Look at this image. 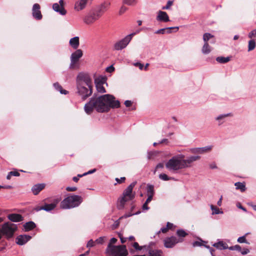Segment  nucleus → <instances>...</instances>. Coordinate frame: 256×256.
Returning a JSON list of instances; mask_svg holds the SVG:
<instances>
[{
    "label": "nucleus",
    "instance_id": "obj_1",
    "mask_svg": "<svg viewBox=\"0 0 256 256\" xmlns=\"http://www.w3.org/2000/svg\"><path fill=\"white\" fill-rule=\"evenodd\" d=\"M120 102L116 100L115 97L111 94H106L98 97H92L89 102L84 106V110L88 114H91L94 110L98 112H108L110 108H118Z\"/></svg>",
    "mask_w": 256,
    "mask_h": 256
},
{
    "label": "nucleus",
    "instance_id": "obj_2",
    "mask_svg": "<svg viewBox=\"0 0 256 256\" xmlns=\"http://www.w3.org/2000/svg\"><path fill=\"white\" fill-rule=\"evenodd\" d=\"M78 94L83 100H86L92 93V82L90 74L86 72H80L76 78Z\"/></svg>",
    "mask_w": 256,
    "mask_h": 256
},
{
    "label": "nucleus",
    "instance_id": "obj_3",
    "mask_svg": "<svg viewBox=\"0 0 256 256\" xmlns=\"http://www.w3.org/2000/svg\"><path fill=\"white\" fill-rule=\"evenodd\" d=\"M116 242L117 239L114 238L110 239L106 250V252L112 256H127L128 252L125 245L113 246Z\"/></svg>",
    "mask_w": 256,
    "mask_h": 256
},
{
    "label": "nucleus",
    "instance_id": "obj_4",
    "mask_svg": "<svg viewBox=\"0 0 256 256\" xmlns=\"http://www.w3.org/2000/svg\"><path fill=\"white\" fill-rule=\"evenodd\" d=\"M82 201L83 199L81 196L71 194L62 201L60 206L62 209L74 208L79 206Z\"/></svg>",
    "mask_w": 256,
    "mask_h": 256
},
{
    "label": "nucleus",
    "instance_id": "obj_5",
    "mask_svg": "<svg viewBox=\"0 0 256 256\" xmlns=\"http://www.w3.org/2000/svg\"><path fill=\"white\" fill-rule=\"evenodd\" d=\"M136 184V182H132L122 193V196L120 200L118 208L119 210L124 208L126 202L132 200L135 197V192H132Z\"/></svg>",
    "mask_w": 256,
    "mask_h": 256
},
{
    "label": "nucleus",
    "instance_id": "obj_6",
    "mask_svg": "<svg viewBox=\"0 0 256 256\" xmlns=\"http://www.w3.org/2000/svg\"><path fill=\"white\" fill-rule=\"evenodd\" d=\"M166 166L170 170L176 171L182 169L183 168L180 155L174 156L169 160L166 164Z\"/></svg>",
    "mask_w": 256,
    "mask_h": 256
},
{
    "label": "nucleus",
    "instance_id": "obj_7",
    "mask_svg": "<svg viewBox=\"0 0 256 256\" xmlns=\"http://www.w3.org/2000/svg\"><path fill=\"white\" fill-rule=\"evenodd\" d=\"M136 34V32H133L132 34H130L128 36H126V37H124L122 40L118 41L116 42L114 44V48L116 50H122L128 45V44L130 43V42L131 41L132 39V38L133 36Z\"/></svg>",
    "mask_w": 256,
    "mask_h": 256
},
{
    "label": "nucleus",
    "instance_id": "obj_8",
    "mask_svg": "<svg viewBox=\"0 0 256 256\" xmlns=\"http://www.w3.org/2000/svg\"><path fill=\"white\" fill-rule=\"evenodd\" d=\"M83 52L80 49L76 50L70 56V68L71 69L78 68V62L82 56Z\"/></svg>",
    "mask_w": 256,
    "mask_h": 256
},
{
    "label": "nucleus",
    "instance_id": "obj_9",
    "mask_svg": "<svg viewBox=\"0 0 256 256\" xmlns=\"http://www.w3.org/2000/svg\"><path fill=\"white\" fill-rule=\"evenodd\" d=\"M16 229L17 227L16 225L13 224L6 222L4 224L2 230H0V231L3 234L6 235L8 238H11L14 235V234Z\"/></svg>",
    "mask_w": 256,
    "mask_h": 256
},
{
    "label": "nucleus",
    "instance_id": "obj_10",
    "mask_svg": "<svg viewBox=\"0 0 256 256\" xmlns=\"http://www.w3.org/2000/svg\"><path fill=\"white\" fill-rule=\"evenodd\" d=\"M60 198L54 199L51 204H45L43 206H37L34 209L37 212L40 210H44L47 212L50 211L56 207V205L60 202Z\"/></svg>",
    "mask_w": 256,
    "mask_h": 256
},
{
    "label": "nucleus",
    "instance_id": "obj_11",
    "mask_svg": "<svg viewBox=\"0 0 256 256\" xmlns=\"http://www.w3.org/2000/svg\"><path fill=\"white\" fill-rule=\"evenodd\" d=\"M100 18V15L94 10L90 12L87 14L84 18V21L87 24H91L98 20Z\"/></svg>",
    "mask_w": 256,
    "mask_h": 256
},
{
    "label": "nucleus",
    "instance_id": "obj_12",
    "mask_svg": "<svg viewBox=\"0 0 256 256\" xmlns=\"http://www.w3.org/2000/svg\"><path fill=\"white\" fill-rule=\"evenodd\" d=\"M184 241L182 238H178L175 236L166 238L164 240V246L167 248H172L176 244Z\"/></svg>",
    "mask_w": 256,
    "mask_h": 256
},
{
    "label": "nucleus",
    "instance_id": "obj_13",
    "mask_svg": "<svg viewBox=\"0 0 256 256\" xmlns=\"http://www.w3.org/2000/svg\"><path fill=\"white\" fill-rule=\"evenodd\" d=\"M180 156L182 158L183 168L190 167L192 162L200 160V156H192L188 158L187 159L184 160V155L180 154Z\"/></svg>",
    "mask_w": 256,
    "mask_h": 256
},
{
    "label": "nucleus",
    "instance_id": "obj_14",
    "mask_svg": "<svg viewBox=\"0 0 256 256\" xmlns=\"http://www.w3.org/2000/svg\"><path fill=\"white\" fill-rule=\"evenodd\" d=\"M110 6V2L109 1H104L100 5L98 6L95 10L101 17L102 14L108 10Z\"/></svg>",
    "mask_w": 256,
    "mask_h": 256
},
{
    "label": "nucleus",
    "instance_id": "obj_15",
    "mask_svg": "<svg viewBox=\"0 0 256 256\" xmlns=\"http://www.w3.org/2000/svg\"><path fill=\"white\" fill-rule=\"evenodd\" d=\"M64 0H60L59 4L54 3L52 5L53 10L60 13L61 15L64 16L66 14V10L64 8Z\"/></svg>",
    "mask_w": 256,
    "mask_h": 256
},
{
    "label": "nucleus",
    "instance_id": "obj_16",
    "mask_svg": "<svg viewBox=\"0 0 256 256\" xmlns=\"http://www.w3.org/2000/svg\"><path fill=\"white\" fill-rule=\"evenodd\" d=\"M40 8V6L38 4H34L32 7V16L37 20H40L42 18Z\"/></svg>",
    "mask_w": 256,
    "mask_h": 256
},
{
    "label": "nucleus",
    "instance_id": "obj_17",
    "mask_svg": "<svg viewBox=\"0 0 256 256\" xmlns=\"http://www.w3.org/2000/svg\"><path fill=\"white\" fill-rule=\"evenodd\" d=\"M106 80L104 78L95 80L96 86L98 92L100 93L106 92V89L103 86Z\"/></svg>",
    "mask_w": 256,
    "mask_h": 256
},
{
    "label": "nucleus",
    "instance_id": "obj_18",
    "mask_svg": "<svg viewBox=\"0 0 256 256\" xmlns=\"http://www.w3.org/2000/svg\"><path fill=\"white\" fill-rule=\"evenodd\" d=\"M88 2V0H78L76 1L74 5V10L77 12L82 10L86 7Z\"/></svg>",
    "mask_w": 256,
    "mask_h": 256
},
{
    "label": "nucleus",
    "instance_id": "obj_19",
    "mask_svg": "<svg viewBox=\"0 0 256 256\" xmlns=\"http://www.w3.org/2000/svg\"><path fill=\"white\" fill-rule=\"evenodd\" d=\"M156 20L160 22H168L170 21L169 16L167 13L162 10L158 11Z\"/></svg>",
    "mask_w": 256,
    "mask_h": 256
},
{
    "label": "nucleus",
    "instance_id": "obj_20",
    "mask_svg": "<svg viewBox=\"0 0 256 256\" xmlns=\"http://www.w3.org/2000/svg\"><path fill=\"white\" fill-rule=\"evenodd\" d=\"M31 238L28 235H20L16 238V242L19 245H23L28 242Z\"/></svg>",
    "mask_w": 256,
    "mask_h": 256
},
{
    "label": "nucleus",
    "instance_id": "obj_21",
    "mask_svg": "<svg viewBox=\"0 0 256 256\" xmlns=\"http://www.w3.org/2000/svg\"><path fill=\"white\" fill-rule=\"evenodd\" d=\"M8 218L13 222H20L23 220L24 218L22 216L18 214H12L8 216Z\"/></svg>",
    "mask_w": 256,
    "mask_h": 256
},
{
    "label": "nucleus",
    "instance_id": "obj_22",
    "mask_svg": "<svg viewBox=\"0 0 256 256\" xmlns=\"http://www.w3.org/2000/svg\"><path fill=\"white\" fill-rule=\"evenodd\" d=\"M45 186L46 185L44 184H40L34 185L32 188V193L34 195L38 194L41 190L44 189Z\"/></svg>",
    "mask_w": 256,
    "mask_h": 256
},
{
    "label": "nucleus",
    "instance_id": "obj_23",
    "mask_svg": "<svg viewBox=\"0 0 256 256\" xmlns=\"http://www.w3.org/2000/svg\"><path fill=\"white\" fill-rule=\"evenodd\" d=\"M70 46L74 50H78L80 45V40L78 36L72 38L69 42Z\"/></svg>",
    "mask_w": 256,
    "mask_h": 256
},
{
    "label": "nucleus",
    "instance_id": "obj_24",
    "mask_svg": "<svg viewBox=\"0 0 256 256\" xmlns=\"http://www.w3.org/2000/svg\"><path fill=\"white\" fill-rule=\"evenodd\" d=\"M172 29H176V30H178V27H170L162 28L156 30L155 32L156 34H170L172 32L171 30Z\"/></svg>",
    "mask_w": 256,
    "mask_h": 256
},
{
    "label": "nucleus",
    "instance_id": "obj_25",
    "mask_svg": "<svg viewBox=\"0 0 256 256\" xmlns=\"http://www.w3.org/2000/svg\"><path fill=\"white\" fill-rule=\"evenodd\" d=\"M212 246L218 249L222 250L228 248V244L224 242L223 241H219L218 242L214 243Z\"/></svg>",
    "mask_w": 256,
    "mask_h": 256
},
{
    "label": "nucleus",
    "instance_id": "obj_26",
    "mask_svg": "<svg viewBox=\"0 0 256 256\" xmlns=\"http://www.w3.org/2000/svg\"><path fill=\"white\" fill-rule=\"evenodd\" d=\"M36 227V224L32 221L26 222L24 225V228L26 232L30 231L32 230Z\"/></svg>",
    "mask_w": 256,
    "mask_h": 256
},
{
    "label": "nucleus",
    "instance_id": "obj_27",
    "mask_svg": "<svg viewBox=\"0 0 256 256\" xmlns=\"http://www.w3.org/2000/svg\"><path fill=\"white\" fill-rule=\"evenodd\" d=\"M236 188L239 190L241 192H244L246 190L245 182H236L234 184Z\"/></svg>",
    "mask_w": 256,
    "mask_h": 256
},
{
    "label": "nucleus",
    "instance_id": "obj_28",
    "mask_svg": "<svg viewBox=\"0 0 256 256\" xmlns=\"http://www.w3.org/2000/svg\"><path fill=\"white\" fill-rule=\"evenodd\" d=\"M211 50V47L210 46L208 42H204L202 49V52L204 54H206L210 53Z\"/></svg>",
    "mask_w": 256,
    "mask_h": 256
},
{
    "label": "nucleus",
    "instance_id": "obj_29",
    "mask_svg": "<svg viewBox=\"0 0 256 256\" xmlns=\"http://www.w3.org/2000/svg\"><path fill=\"white\" fill-rule=\"evenodd\" d=\"M230 57H224V56H218L216 58L217 62L220 64H226L230 62Z\"/></svg>",
    "mask_w": 256,
    "mask_h": 256
},
{
    "label": "nucleus",
    "instance_id": "obj_30",
    "mask_svg": "<svg viewBox=\"0 0 256 256\" xmlns=\"http://www.w3.org/2000/svg\"><path fill=\"white\" fill-rule=\"evenodd\" d=\"M162 252L161 250H150L148 256H162Z\"/></svg>",
    "mask_w": 256,
    "mask_h": 256
},
{
    "label": "nucleus",
    "instance_id": "obj_31",
    "mask_svg": "<svg viewBox=\"0 0 256 256\" xmlns=\"http://www.w3.org/2000/svg\"><path fill=\"white\" fill-rule=\"evenodd\" d=\"M54 88L60 91L61 94H68V92L65 90H63L62 86L58 82L54 84Z\"/></svg>",
    "mask_w": 256,
    "mask_h": 256
},
{
    "label": "nucleus",
    "instance_id": "obj_32",
    "mask_svg": "<svg viewBox=\"0 0 256 256\" xmlns=\"http://www.w3.org/2000/svg\"><path fill=\"white\" fill-rule=\"evenodd\" d=\"M176 234L179 237L178 238H182L188 235V234L183 230H178L176 232Z\"/></svg>",
    "mask_w": 256,
    "mask_h": 256
},
{
    "label": "nucleus",
    "instance_id": "obj_33",
    "mask_svg": "<svg viewBox=\"0 0 256 256\" xmlns=\"http://www.w3.org/2000/svg\"><path fill=\"white\" fill-rule=\"evenodd\" d=\"M256 46V44L255 40H252V39L250 40L248 42V51L250 52V51L254 50Z\"/></svg>",
    "mask_w": 256,
    "mask_h": 256
},
{
    "label": "nucleus",
    "instance_id": "obj_34",
    "mask_svg": "<svg viewBox=\"0 0 256 256\" xmlns=\"http://www.w3.org/2000/svg\"><path fill=\"white\" fill-rule=\"evenodd\" d=\"M154 186L148 184L147 186V195H154Z\"/></svg>",
    "mask_w": 256,
    "mask_h": 256
},
{
    "label": "nucleus",
    "instance_id": "obj_35",
    "mask_svg": "<svg viewBox=\"0 0 256 256\" xmlns=\"http://www.w3.org/2000/svg\"><path fill=\"white\" fill-rule=\"evenodd\" d=\"M248 234V233H246L244 236L239 237L237 240L238 242L239 243H246L250 244V243L246 240V236Z\"/></svg>",
    "mask_w": 256,
    "mask_h": 256
},
{
    "label": "nucleus",
    "instance_id": "obj_36",
    "mask_svg": "<svg viewBox=\"0 0 256 256\" xmlns=\"http://www.w3.org/2000/svg\"><path fill=\"white\" fill-rule=\"evenodd\" d=\"M214 36L210 33H205L203 36V40L204 42H208V40L213 38Z\"/></svg>",
    "mask_w": 256,
    "mask_h": 256
},
{
    "label": "nucleus",
    "instance_id": "obj_37",
    "mask_svg": "<svg viewBox=\"0 0 256 256\" xmlns=\"http://www.w3.org/2000/svg\"><path fill=\"white\" fill-rule=\"evenodd\" d=\"M123 3L124 4H128V6H134L137 3L136 0H123Z\"/></svg>",
    "mask_w": 256,
    "mask_h": 256
},
{
    "label": "nucleus",
    "instance_id": "obj_38",
    "mask_svg": "<svg viewBox=\"0 0 256 256\" xmlns=\"http://www.w3.org/2000/svg\"><path fill=\"white\" fill-rule=\"evenodd\" d=\"M210 208L212 210V214H218L220 213H222V212H220L219 208L216 207V206L211 204L210 205Z\"/></svg>",
    "mask_w": 256,
    "mask_h": 256
},
{
    "label": "nucleus",
    "instance_id": "obj_39",
    "mask_svg": "<svg viewBox=\"0 0 256 256\" xmlns=\"http://www.w3.org/2000/svg\"><path fill=\"white\" fill-rule=\"evenodd\" d=\"M212 146H206L204 148H200V150L201 152L200 154H203L204 152H210L212 150Z\"/></svg>",
    "mask_w": 256,
    "mask_h": 256
},
{
    "label": "nucleus",
    "instance_id": "obj_40",
    "mask_svg": "<svg viewBox=\"0 0 256 256\" xmlns=\"http://www.w3.org/2000/svg\"><path fill=\"white\" fill-rule=\"evenodd\" d=\"M228 249L232 250H237L240 252L242 250L241 246L238 244L235 245L234 246L229 247Z\"/></svg>",
    "mask_w": 256,
    "mask_h": 256
},
{
    "label": "nucleus",
    "instance_id": "obj_41",
    "mask_svg": "<svg viewBox=\"0 0 256 256\" xmlns=\"http://www.w3.org/2000/svg\"><path fill=\"white\" fill-rule=\"evenodd\" d=\"M159 178L164 180H168L171 179V178L168 177L166 174H160Z\"/></svg>",
    "mask_w": 256,
    "mask_h": 256
},
{
    "label": "nucleus",
    "instance_id": "obj_42",
    "mask_svg": "<svg viewBox=\"0 0 256 256\" xmlns=\"http://www.w3.org/2000/svg\"><path fill=\"white\" fill-rule=\"evenodd\" d=\"M173 4V1H172V0H168V2H167V4H166V6H163L162 8V10H168L170 8V7Z\"/></svg>",
    "mask_w": 256,
    "mask_h": 256
},
{
    "label": "nucleus",
    "instance_id": "obj_43",
    "mask_svg": "<svg viewBox=\"0 0 256 256\" xmlns=\"http://www.w3.org/2000/svg\"><path fill=\"white\" fill-rule=\"evenodd\" d=\"M248 36L250 38H256V29L252 30L248 34Z\"/></svg>",
    "mask_w": 256,
    "mask_h": 256
},
{
    "label": "nucleus",
    "instance_id": "obj_44",
    "mask_svg": "<svg viewBox=\"0 0 256 256\" xmlns=\"http://www.w3.org/2000/svg\"><path fill=\"white\" fill-rule=\"evenodd\" d=\"M128 10V8L124 6H122L119 10V14L122 15Z\"/></svg>",
    "mask_w": 256,
    "mask_h": 256
},
{
    "label": "nucleus",
    "instance_id": "obj_45",
    "mask_svg": "<svg viewBox=\"0 0 256 256\" xmlns=\"http://www.w3.org/2000/svg\"><path fill=\"white\" fill-rule=\"evenodd\" d=\"M232 114H222V115H220L219 116H218L216 118V120H221L227 116H231Z\"/></svg>",
    "mask_w": 256,
    "mask_h": 256
},
{
    "label": "nucleus",
    "instance_id": "obj_46",
    "mask_svg": "<svg viewBox=\"0 0 256 256\" xmlns=\"http://www.w3.org/2000/svg\"><path fill=\"white\" fill-rule=\"evenodd\" d=\"M105 237H100L96 239L95 241V242L98 244H102L104 242V240Z\"/></svg>",
    "mask_w": 256,
    "mask_h": 256
},
{
    "label": "nucleus",
    "instance_id": "obj_47",
    "mask_svg": "<svg viewBox=\"0 0 256 256\" xmlns=\"http://www.w3.org/2000/svg\"><path fill=\"white\" fill-rule=\"evenodd\" d=\"M115 180L116 181V182L118 184H122L126 180V178L125 177H122L120 178H115Z\"/></svg>",
    "mask_w": 256,
    "mask_h": 256
},
{
    "label": "nucleus",
    "instance_id": "obj_48",
    "mask_svg": "<svg viewBox=\"0 0 256 256\" xmlns=\"http://www.w3.org/2000/svg\"><path fill=\"white\" fill-rule=\"evenodd\" d=\"M132 246L136 250H142V246H140L137 242H134Z\"/></svg>",
    "mask_w": 256,
    "mask_h": 256
},
{
    "label": "nucleus",
    "instance_id": "obj_49",
    "mask_svg": "<svg viewBox=\"0 0 256 256\" xmlns=\"http://www.w3.org/2000/svg\"><path fill=\"white\" fill-rule=\"evenodd\" d=\"M94 243H95V242H94L92 240H90L88 242L86 246L88 248L92 247L94 246Z\"/></svg>",
    "mask_w": 256,
    "mask_h": 256
},
{
    "label": "nucleus",
    "instance_id": "obj_50",
    "mask_svg": "<svg viewBox=\"0 0 256 256\" xmlns=\"http://www.w3.org/2000/svg\"><path fill=\"white\" fill-rule=\"evenodd\" d=\"M66 190L68 191V192H74V191H76L77 190V188L76 187H67L66 188Z\"/></svg>",
    "mask_w": 256,
    "mask_h": 256
},
{
    "label": "nucleus",
    "instance_id": "obj_51",
    "mask_svg": "<svg viewBox=\"0 0 256 256\" xmlns=\"http://www.w3.org/2000/svg\"><path fill=\"white\" fill-rule=\"evenodd\" d=\"M10 174H12L13 176H18L20 174L18 171H11L10 172Z\"/></svg>",
    "mask_w": 256,
    "mask_h": 256
},
{
    "label": "nucleus",
    "instance_id": "obj_52",
    "mask_svg": "<svg viewBox=\"0 0 256 256\" xmlns=\"http://www.w3.org/2000/svg\"><path fill=\"white\" fill-rule=\"evenodd\" d=\"M114 68L112 66H110L109 67L107 68H106V72H114Z\"/></svg>",
    "mask_w": 256,
    "mask_h": 256
},
{
    "label": "nucleus",
    "instance_id": "obj_53",
    "mask_svg": "<svg viewBox=\"0 0 256 256\" xmlns=\"http://www.w3.org/2000/svg\"><path fill=\"white\" fill-rule=\"evenodd\" d=\"M134 65L136 66H138L140 70H142L144 68V65L140 62H136L134 64Z\"/></svg>",
    "mask_w": 256,
    "mask_h": 256
},
{
    "label": "nucleus",
    "instance_id": "obj_54",
    "mask_svg": "<svg viewBox=\"0 0 256 256\" xmlns=\"http://www.w3.org/2000/svg\"><path fill=\"white\" fill-rule=\"evenodd\" d=\"M124 104L126 107H130L132 104V102L130 100H126L124 102Z\"/></svg>",
    "mask_w": 256,
    "mask_h": 256
},
{
    "label": "nucleus",
    "instance_id": "obj_55",
    "mask_svg": "<svg viewBox=\"0 0 256 256\" xmlns=\"http://www.w3.org/2000/svg\"><path fill=\"white\" fill-rule=\"evenodd\" d=\"M202 245V243L198 241H196V242H194L192 244V246L194 247L200 246H201Z\"/></svg>",
    "mask_w": 256,
    "mask_h": 256
},
{
    "label": "nucleus",
    "instance_id": "obj_56",
    "mask_svg": "<svg viewBox=\"0 0 256 256\" xmlns=\"http://www.w3.org/2000/svg\"><path fill=\"white\" fill-rule=\"evenodd\" d=\"M250 252V250L248 248H244L240 252L242 254H246Z\"/></svg>",
    "mask_w": 256,
    "mask_h": 256
},
{
    "label": "nucleus",
    "instance_id": "obj_57",
    "mask_svg": "<svg viewBox=\"0 0 256 256\" xmlns=\"http://www.w3.org/2000/svg\"><path fill=\"white\" fill-rule=\"evenodd\" d=\"M192 153H194V154H196V153L200 154V152H201L200 150V148H194L192 150Z\"/></svg>",
    "mask_w": 256,
    "mask_h": 256
},
{
    "label": "nucleus",
    "instance_id": "obj_58",
    "mask_svg": "<svg viewBox=\"0 0 256 256\" xmlns=\"http://www.w3.org/2000/svg\"><path fill=\"white\" fill-rule=\"evenodd\" d=\"M148 202H146L142 206V209L144 210H148L149 209V207L148 206Z\"/></svg>",
    "mask_w": 256,
    "mask_h": 256
},
{
    "label": "nucleus",
    "instance_id": "obj_59",
    "mask_svg": "<svg viewBox=\"0 0 256 256\" xmlns=\"http://www.w3.org/2000/svg\"><path fill=\"white\" fill-rule=\"evenodd\" d=\"M168 229L167 227L166 228H162L161 229H160V230L158 232V234L160 233V232H162V233H166L168 231Z\"/></svg>",
    "mask_w": 256,
    "mask_h": 256
},
{
    "label": "nucleus",
    "instance_id": "obj_60",
    "mask_svg": "<svg viewBox=\"0 0 256 256\" xmlns=\"http://www.w3.org/2000/svg\"><path fill=\"white\" fill-rule=\"evenodd\" d=\"M174 226V224L172 223H170V222H168L166 224V227L169 230L170 229H172Z\"/></svg>",
    "mask_w": 256,
    "mask_h": 256
},
{
    "label": "nucleus",
    "instance_id": "obj_61",
    "mask_svg": "<svg viewBox=\"0 0 256 256\" xmlns=\"http://www.w3.org/2000/svg\"><path fill=\"white\" fill-rule=\"evenodd\" d=\"M153 196L154 195H148V197L146 202L148 203L150 202L152 199Z\"/></svg>",
    "mask_w": 256,
    "mask_h": 256
},
{
    "label": "nucleus",
    "instance_id": "obj_62",
    "mask_svg": "<svg viewBox=\"0 0 256 256\" xmlns=\"http://www.w3.org/2000/svg\"><path fill=\"white\" fill-rule=\"evenodd\" d=\"M96 171V169H93V170H89L88 172H85L84 174V175H87L88 174H92L94 173V172H95Z\"/></svg>",
    "mask_w": 256,
    "mask_h": 256
},
{
    "label": "nucleus",
    "instance_id": "obj_63",
    "mask_svg": "<svg viewBox=\"0 0 256 256\" xmlns=\"http://www.w3.org/2000/svg\"><path fill=\"white\" fill-rule=\"evenodd\" d=\"M164 164H162V163H159L158 164H157L156 166V170L158 169V168H164Z\"/></svg>",
    "mask_w": 256,
    "mask_h": 256
},
{
    "label": "nucleus",
    "instance_id": "obj_64",
    "mask_svg": "<svg viewBox=\"0 0 256 256\" xmlns=\"http://www.w3.org/2000/svg\"><path fill=\"white\" fill-rule=\"evenodd\" d=\"M168 139H166V138H164V139H163L160 142V144H168Z\"/></svg>",
    "mask_w": 256,
    "mask_h": 256
}]
</instances>
